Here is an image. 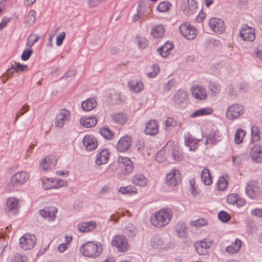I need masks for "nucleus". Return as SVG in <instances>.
I'll return each instance as SVG.
<instances>
[{
  "label": "nucleus",
  "instance_id": "27",
  "mask_svg": "<svg viewBox=\"0 0 262 262\" xmlns=\"http://www.w3.org/2000/svg\"><path fill=\"white\" fill-rule=\"evenodd\" d=\"M150 243L152 247L155 249H166V247L164 245L163 240L159 235L152 236L151 238Z\"/></svg>",
  "mask_w": 262,
  "mask_h": 262
},
{
  "label": "nucleus",
  "instance_id": "63",
  "mask_svg": "<svg viewBox=\"0 0 262 262\" xmlns=\"http://www.w3.org/2000/svg\"><path fill=\"white\" fill-rule=\"evenodd\" d=\"M251 214L258 217L262 218V209L255 208L251 211Z\"/></svg>",
  "mask_w": 262,
  "mask_h": 262
},
{
  "label": "nucleus",
  "instance_id": "25",
  "mask_svg": "<svg viewBox=\"0 0 262 262\" xmlns=\"http://www.w3.org/2000/svg\"><path fill=\"white\" fill-rule=\"evenodd\" d=\"M173 46L172 44L167 42L162 47H159L157 49V51L164 58L167 57L172 50Z\"/></svg>",
  "mask_w": 262,
  "mask_h": 262
},
{
  "label": "nucleus",
  "instance_id": "39",
  "mask_svg": "<svg viewBox=\"0 0 262 262\" xmlns=\"http://www.w3.org/2000/svg\"><path fill=\"white\" fill-rule=\"evenodd\" d=\"M100 134L105 139L111 140L114 136V134L108 127H102L99 130Z\"/></svg>",
  "mask_w": 262,
  "mask_h": 262
},
{
  "label": "nucleus",
  "instance_id": "23",
  "mask_svg": "<svg viewBox=\"0 0 262 262\" xmlns=\"http://www.w3.org/2000/svg\"><path fill=\"white\" fill-rule=\"evenodd\" d=\"M18 200L14 198L7 199L6 203L5 209L7 211L16 212L18 209Z\"/></svg>",
  "mask_w": 262,
  "mask_h": 262
},
{
  "label": "nucleus",
  "instance_id": "58",
  "mask_svg": "<svg viewBox=\"0 0 262 262\" xmlns=\"http://www.w3.org/2000/svg\"><path fill=\"white\" fill-rule=\"evenodd\" d=\"M33 51L31 49H25L21 56V58L24 61H26L29 59L32 54Z\"/></svg>",
  "mask_w": 262,
  "mask_h": 262
},
{
  "label": "nucleus",
  "instance_id": "29",
  "mask_svg": "<svg viewBox=\"0 0 262 262\" xmlns=\"http://www.w3.org/2000/svg\"><path fill=\"white\" fill-rule=\"evenodd\" d=\"M97 123V119L95 117L86 118L83 119L81 118L80 120V124L87 128L94 126Z\"/></svg>",
  "mask_w": 262,
  "mask_h": 262
},
{
  "label": "nucleus",
  "instance_id": "59",
  "mask_svg": "<svg viewBox=\"0 0 262 262\" xmlns=\"http://www.w3.org/2000/svg\"><path fill=\"white\" fill-rule=\"evenodd\" d=\"M135 147L138 151L143 150L145 147V144L143 140L142 139H138L135 142Z\"/></svg>",
  "mask_w": 262,
  "mask_h": 262
},
{
  "label": "nucleus",
  "instance_id": "2",
  "mask_svg": "<svg viewBox=\"0 0 262 262\" xmlns=\"http://www.w3.org/2000/svg\"><path fill=\"white\" fill-rule=\"evenodd\" d=\"M80 252L84 256L95 258L99 256L102 251L101 245L88 242L80 247Z\"/></svg>",
  "mask_w": 262,
  "mask_h": 262
},
{
  "label": "nucleus",
  "instance_id": "19",
  "mask_svg": "<svg viewBox=\"0 0 262 262\" xmlns=\"http://www.w3.org/2000/svg\"><path fill=\"white\" fill-rule=\"evenodd\" d=\"M145 8L144 6L140 4L137 9V12L132 17V23H139L141 26L143 21L145 20L144 17Z\"/></svg>",
  "mask_w": 262,
  "mask_h": 262
},
{
  "label": "nucleus",
  "instance_id": "46",
  "mask_svg": "<svg viewBox=\"0 0 262 262\" xmlns=\"http://www.w3.org/2000/svg\"><path fill=\"white\" fill-rule=\"evenodd\" d=\"M11 69H14L15 72L18 73L26 71L28 69V66L18 62H14V64L11 65Z\"/></svg>",
  "mask_w": 262,
  "mask_h": 262
},
{
  "label": "nucleus",
  "instance_id": "4",
  "mask_svg": "<svg viewBox=\"0 0 262 262\" xmlns=\"http://www.w3.org/2000/svg\"><path fill=\"white\" fill-rule=\"evenodd\" d=\"M36 243V238L35 235L28 233L25 234L19 239L20 247L25 250L33 249Z\"/></svg>",
  "mask_w": 262,
  "mask_h": 262
},
{
  "label": "nucleus",
  "instance_id": "54",
  "mask_svg": "<svg viewBox=\"0 0 262 262\" xmlns=\"http://www.w3.org/2000/svg\"><path fill=\"white\" fill-rule=\"evenodd\" d=\"M228 186L227 181L226 180L225 177H222L218 181L217 187L220 190H224Z\"/></svg>",
  "mask_w": 262,
  "mask_h": 262
},
{
  "label": "nucleus",
  "instance_id": "35",
  "mask_svg": "<svg viewBox=\"0 0 262 262\" xmlns=\"http://www.w3.org/2000/svg\"><path fill=\"white\" fill-rule=\"evenodd\" d=\"M211 113L212 110L210 108L205 107L194 111L190 115V117L191 118H195L200 116L210 115Z\"/></svg>",
  "mask_w": 262,
  "mask_h": 262
},
{
  "label": "nucleus",
  "instance_id": "7",
  "mask_svg": "<svg viewBox=\"0 0 262 262\" xmlns=\"http://www.w3.org/2000/svg\"><path fill=\"white\" fill-rule=\"evenodd\" d=\"M181 181V176L179 171L177 169H172L166 176L165 182L168 185L175 186L180 183Z\"/></svg>",
  "mask_w": 262,
  "mask_h": 262
},
{
  "label": "nucleus",
  "instance_id": "15",
  "mask_svg": "<svg viewBox=\"0 0 262 262\" xmlns=\"http://www.w3.org/2000/svg\"><path fill=\"white\" fill-rule=\"evenodd\" d=\"M82 142L88 151H92L95 149L98 145L96 139L93 136L91 135L85 136L83 139Z\"/></svg>",
  "mask_w": 262,
  "mask_h": 262
},
{
  "label": "nucleus",
  "instance_id": "49",
  "mask_svg": "<svg viewBox=\"0 0 262 262\" xmlns=\"http://www.w3.org/2000/svg\"><path fill=\"white\" fill-rule=\"evenodd\" d=\"M144 84L140 80H137L135 83H132V91L135 93H139L143 91Z\"/></svg>",
  "mask_w": 262,
  "mask_h": 262
},
{
  "label": "nucleus",
  "instance_id": "26",
  "mask_svg": "<svg viewBox=\"0 0 262 262\" xmlns=\"http://www.w3.org/2000/svg\"><path fill=\"white\" fill-rule=\"evenodd\" d=\"M219 134L220 132L219 131L211 132L209 136H207L206 139V141L205 143V144H215L217 142H219L221 140L220 136L219 135Z\"/></svg>",
  "mask_w": 262,
  "mask_h": 262
},
{
  "label": "nucleus",
  "instance_id": "13",
  "mask_svg": "<svg viewBox=\"0 0 262 262\" xmlns=\"http://www.w3.org/2000/svg\"><path fill=\"white\" fill-rule=\"evenodd\" d=\"M211 244L209 239H204L196 242L194 246L199 255H204L207 253V250L210 248Z\"/></svg>",
  "mask_w": 262,
  "mask_h": 262
},
{
  "label": "nucleus",
  "instance_id": "62",
  "mask_svg": "<svg viewBox=\"0 0 262 262\" xmlns=\"http://www.w3.org/2000/svg\"><path fill=\"white\" fill-rule=\"evenodd\" d=\"M55 180L56 183V188L67 186L68 185V182L66 180L61 179H55Z\"/></svg>",
  "mask_w": 262,
  "mask_h": 262
},
{
  "label": "nucleus",
  "instance_id": "3",
  "mask_svg": "<svg viewBox=\"0 0 262 262\" xmlns=\"http://www.w3.org/2000/svg\"><path fill=\"white\" fill-rule=\"evenodd\" d=\"M29 179L28 173L24 171L16 173L12 177L10 182L8 184V187L10 189L14 187L24 184Z\"/></svg>",
  "mask_w": 262,
  "mask_h": 262
},
{
  "label": "nucleus",
  "instance_id": "60",
  "mask_svg": "<svg viewBox=\"0 0 262 262\" xmlns=\"http://www.w3.org/2000/svg\"><path fill=\"white\" fill-rule=\"evenodd\" d=\"M165 125L166 127H176L177 125V122L171 117H168L165 122Z\"/></svg>",
  "mask_w": 262,
  "mask_h": 262
},
{
  "label": "nucleus",
  "instance_id": "38",
  "mask_svg": "<svg viewBox=\"0 0 262 262\" xmlns=\"http://www.w3.org/2000/svg\"><path fill=\"white\" fill-rule=\"evenodd\" d=\"M134 43L141 49H145L148 46V41L142 36H137L135 38Z\"/></svg>",
  "mask_w": 262,
  "mask_h": 262
},
{
  "label": "nucleus",
  "instance_id": "28",
  "mask_svg": "<svg viewBox=\"0 0 262 262\" xmlns=\"http://www.w3.org/2000/svg\"><path fill=\"white\" fill-rule=\"evenodd\" d=\"M97 105L96 101L93 98H89L83 101L81 104V107L84 111H90Z\"/></svg>",
  "mask_w": 262,
  "mask_h": 262
},
{
  "label": "nucleus",
  "instance_id": "16",
  "mask_svg": "<svg viewBox=\"0 0 262 262\" xmlns=\"http://www.w3.org/2000/svg\"><path fill=\"white\" fill-rule=\"evenodd\" d=\"M192 94L193 97L198 100H205L207 94L206 90L199 85L193 86L191 89Z\"/></svg>",
  "mask_w": 262,
  "mask_h": 262
},
{
  "label": "nucleus",
  "instance_id": "57",
  "mask_svg": "<svg viewBox=\"0 0 262 262\" xmlns=\"http://www.w3.org/2000/svg\"><path fill=\"white\" fill-rule=\"evenodd\" d=\"M29 106L27 104L24 105L20 110L17 112L14 122H16L18 118L22 115H23L25 113L29 111Z\"/></svg>",
  "mask_w": 262,
  "mask_h": 262
},
{
  "label": "nucleus",
  "instance_id": "24",
  "mask_svg": "<svg viewBox=\"0 0 262 262\" xmlns=\"http://www.w3.org/2000/svg\"><path fill=\"white\" fill-rule=\"evenodd\" d=\"M187 97V94L186 91L180 89L174 93L173 100L175 103L180 104L186 101Z\"/></svg>",
  "mask_w": 262,
  "mask_h": 262
},
{
  "label": "nucleus",
  "instance_id": "5",
  "mask_svg": "<svg viewBox=\"0 0 262 262\" xmlns=\"http://www.w3.org/2000/svg\"><path fill=\"white\" fill-rule=\"evenodd\" d=\"M112 245L116 247L118 251L124 252L128 249V243L126 237L124 235H116L111 242Z\"/></svg>",
  "mask_w": 262,
  "mask_h": 262
},
{
  "label": "nucleus",
  "instance_id": "17",
  "mask_svg": "<svg viewBox=\"0 0 262 262\" xmlns=\"http://www.w3.org/2000/svg\"><path fill=\"white\" fill-rule=\"evenodd\" d=\"M159 124L156 120H149L146 124L145 133L150 136L155 135L159 133Z\"/></svg>",
  "mask_w": 262,
  "mask_h": 262
},
{
  "label": "nucleus",
  "instance_id": "51",
  "mask_svg": "<svg viewBox=\"0 0 262 262\" xmlns=\"http://www.w3.org/2000/svg\"><path fill=\"white\" fill-rule=\"evenodd\" d=\"M51 158L49 156L46 157L40 164V168L44 170L48 169L50 167Z\"/></svg>",
  "mask_w": 262,
  "mask_h": 262
},
{
  "label": "nucleus",
  "instance_id": "55",
  "mask_svg": "<svg viewBox=\"0 0 262 262\" xmlns=\"http://www.w3.org/2000/svg\"><path fill=\"white\" fill-rule=\"evenodd\" d=\"M172 155L175 161H181L183 159V156L181 154L179 150L176 148H173L172 151Z\"/></svg>",
  "mask_w": 262,
  "mask_h": 262
},
{
  "label": "nucleus",
  "instance_id": "61",
  "mask_svg": "<svg viewBox=\"0 0 262 262\" xmlns=\"http://www.w3.org/2000/svg\"><path fill=\"white\" fill-rule=\"evenodd\" d=\"M66 37V33L64 32H62L60 33L56 37V45L57 46H60L62 44L63 41L64 39Z\"/></svg>",
  "mask_w": 262,
  "mask_h": 262
},
{
  "label": "nucleus",
  "instance_id": "18",
  "mask_svg": "<svg viewBox=\"0 0 262 262\" xmlns=\"http://www.w3.org/2000/svg\"><path fill=\"white\" fill-rule=\"evenodd\" d=\"M131 145V138L127 136L122 137L118 142L117 149L120 152L127 150Z\"/></svg>",
  "mask_w": 262,
  "mask_h": 262
},
{
  "label": "nucleus",
  "instance_id": "50",
  "mask_svg": "<svg viewBox=\"0 0 262 262\" xmlns=\"http://www.w3.org/2000/svg\"><path fill=\"white\" fill-rule=\"evenodd\" d=\"M113 119L118 124H124L126 121V117L123 114L119 113L112 116Z\"/></svg>",
  "mask_w": 262,
  "mask_h": 262
},
{
  "label": "nucleus",
  "instance_id": "56",
  "mask_svg": "<svg viewBox=\"0 0 262 262\" xmlns=\"http://www.w3.org/2000/svg\"><path fill=\"white\" fill-rule=\"evenodd\" d=\"M218 218L222 222L226 223L230 220V216L226 212L221 211L219 213Z\"/></svg>",
  "mask_w": 262,
  "mask_h": 262
},
{
  "label": "nucleus",
  "instance_id": "36",
  "mask_svg": "<svg viewBox=\"0 0 262 262\" xmlns=\"http://www.w3.org/2000/svg\"><path fill=\"white\" fill-rule=\"evenodd\" d=\"M202 180L204 184L210 185L212 184V181L209 172V170L207 168H204L202 172Z\"/></svg>",
  "mask_w": 262,
  "mask_h": 262
},
{
  "label": "nucleus",
  "instance_id": "31",
  "mask_svg": "<svg viewBox=\"0 0 262 262\" xmlns=\"http://www.w3.org/2000/svg\"><path fill=\"white\" fill-rule=\"evenodd\" d=\"M176 231L180 237H185L187 235V228L185 223H178L176 227Z\"/></svg>",
  "mask_w": 262,
  "mask_h": 262
},
{
  "label": "nucleus",
  "instance_id": "30",
  "mask_svg": "<svg viewBox=\"0 0 262 262\" xmlns=\"http://www.w3.org/2000/svg\"><path fill=\"white\" fill-rule=\"evenodd\" d=\"M96 227V224L93 222H84L79 224L78 226V230L82 232H87L92 231Z\"/></svg>",
  "mask_w": 262,
  "mask_h": 262
},
{
  "label": "nucleus",
  "instance_id": "11",
  "mask_svg": "<svg viewBox=\"0 0 262 262\" xmlns=\"http://www.w3.org/2000/svg\"><path fill=\"white\" fill-rule=\"evenodd\" d=\"M239 35L246 41L252 42L255 38V30L253 28L246 25L240 31Z\"/></svg>",
  "mask_w": 262,
  "mask_h": 262
},
{
  "label": "nucleus",
  "instance_id": "6",
  "mask_svg": "<svg viewBox=\"0 0 262 262\" xmlns=\"http://www.w3.org/2000/svg\"><path fill=\"white\" fill-rule=\"evenodd\" d=\"M179 30L181 35L188 40H192L196 37L195 28L188 23L182 24L180 26Z\"/></svg>",
  "mask_w": 262,
  "mask_h": 262
},
{
  "label": "nucleus",
  "instance_id": "1",
  "mask_svg": "<svg viewBox=\"0 0 262 262\" xmlns=\"http://www.w3.org/2000/svg\"><path fill=\"white\" fill-rule=\"evenodd\" d=\"M172 214L171 209L169 208L160 209L151 215V224L156 228L163 227L170 223Z\"/></svg>",
  "mask_w": 262,
  "mask_h": 262
},
{
  "label": "nucleus",
  "instance_id": "45",
  "mask_svg": "<svg viewBox=\"0 0 262 262\" xmlns=\"http://www.w3.org/2000/svg\"><path fill=\"white\" fill-rule=\"evenodd\" d=\"M251 133L252 141L253 142L258 141L260 138L258 127L256 126H252L251 128Z\"/></svg>",
  "mask_w": 262,
  "mask_h": 262
},
{
  "label": "nucleus",
  "instance_id": "32",
  "mask_svg": "<svg viewBox=\"0 0 262 262\" xmlns=\"http://www.w3.org/2000/svg\"><path fill=\"white\" fill-rule=\"evenodd\" d=\"M165 32V29L163 25H157L151 29V34L155 38L162 37Z\"/></svg>",
  "mask_w": 262,
  "mask_h": 262
},
{
  "label": "nucleus",
  "instance_id": "47",
  "mask_svg": "<svg viewBox=\"0 0 262 262\" xmlns=\"http://www.w3.org/2000/svg\"><path fill=\"white\" fill-rule=\"evenodd\" d=\"M246 158L245 154H242L239 156H232V162L234 165L238 166L242 164L243 161Z\"/></svg>",
  "mask_w": 262,
  "mask_h": 262
},
{
  "label": "nucleus",
  "instance_id": "33",
  "mask_svg": "<svg viewBox=\"0 0 262 262\" xmlns=\"http://www.w3.org/2000/svg\"><path fill=\"white\" fill-rule=\"evenodd\" d=\"M133 183L137 186L143 187L147 184V180L145 177L141 174H138L134 176L132 178Z\"/></svg>",
  "mask_w": 262,
  "mask_h": 262
},
{
  "label": "nucleus",
  "instance_id": "53",
  "mask_svg": "<svg viewBox=\"0 0 262 262\" xmlns=\"http://www.w3.org/2000/svg\"><path fill=\"white\" fill-rule=\"evenodd\" d=\"M207 221L204 219H199L197 220L191 221L190 224L192 226L196 227H202L203 226L207 225Z\"/></svg>",
  "mask_w": 262,
  "mask_h": 262
},
{
  "label": "nucleus",
  "instance_id": "44",
  "mask_svg": "<svg viewBox=\"0 0 262 262\" xmlns=\"http://www.w3.org/2000/svg\"><path fill=\"white\" fill-rule=\"evenodd\" d=\"M108 100L112 105L118 104L121 102L120 95L118 94H111L108 96Z\"/></svg>",
  "mask_w": 262,
  "mask_h": 262
},
{
  "label": "nucleus",
  "instance_id": "8",
  "mask_svg": "<svg viewBox=\"0 0 262 262\" xmlns=\"http://www.w3.org/2000/svg\"><path fill=\"white\" fill-rule=\"evenodd\" d=\"M247 195L251 199H254L259 196L260 190L258 183L256 181H250L246 187Z\"/></svg>",
  "mask_w": 262,
  "mask_h": 262
},
{
  "label": "nucleus",
  "instance_id": "42",
  "mask_svg": "<svg viewBox=\"0 0 262 262\" xmlns=\"http://www.w3.org/2000/svg\"><path fill=\"white\" fill-rule=\"evenodd\" d=\"M209 89L214 96H216L220 92V85L216 82H210L209 84Z\"/></svg>",
  "mask_w": 262,
  "mask_h": 262
},
{
  "label": "nucleus",
  "instance_id": "41",
  "mask_svg": "<svg viewBox=\"0 0 262 262\" xmlns=\"http://www.w3.org/2000/svg\"><path fill=\"white\" fill-rule=\"evenodd\" d=\"M246 132L243 129H238L234 136V141L236 144H240L243 142V138L245 136Z\"/></svg>",
  "mask_w": 262,
  "mask_h": 262
},
{
  "label": "nucleus",
  "instance_id": "37",
  "mask_svg": "<svg viewBox=\"0 0 262 262\" xmlns=\"http://www.w3.org/2000/svg\"><path fill=\"white\" fill-rule=\"evenodd\" d=\"M241 246V241L236 239L234 243L226 248V251L229 253H234L238 251Z\"/></svg>",
  "mask_w": 262,
  "mask_h": 262
},
{
  "label": "nucleus",
  "instance_id": "10",
  "mask_svg": "<svg viewBox=\"0 0 262 262\" xmlns=\"http://www.w3.org/2000/svg\"><path fill=\"white\" fill-rule=\"evenodd\" d=\"M243 113V107L237 104H234L231 106H229L226 112L227 117L230 119L236 118Z\"/></svg>",
  "mask_w": 262,
  "mask_h": 262
},
{
  "label": "nucleus",
  "instance_id": "14",
  "mask_svg": "<svg viewBox=\"0 0 262 262\" xmlns=\"http://www.w3.org/2000/svg\"><path fill=\"white\" fill-rule=\"evenodd\" d=\"M250 156L254 163H262V146L255 145L253 147L250 152Z\"/></svg>",
  "mask_w": 262,
  "mask_h": 262
},
{
  "label": "nucleus",
  "instance_id": "43",
  "mask_svg": "<svg viewBox=\"0 0 262 262\" xmlns=\"http://www.w3.org/2000/svg\"><path fill=\"white\" fill-rule=\"evenodd\" d=\"M10 262H28L27 257L19 253L13 254L10 258Z\"/></svg>",
  "mask_w": 262,
  "mask_h": 262
},
{
  "label": "nucleus",
  "instance_id": "34",
  "mask_svg": "<svg viewBox=\"0 0 262 262\" xmlns=\"http://www.w3.org/2000/svg\"><path fill=\"white\" fill-rule=\"evenodd\" d=\"M118 162L125 166L124 171L126 173H130L131 172V160L129 158L120 156L118 158Z\"/></svg>",
  "mask_w": 262,
  "mask_h": 262
},
{
  "label": "nucleus",
  "instance_id": "20",
  "mask_svg": "<svg viewBox=\"0 0 262 262\" xmlns=\"http://www.w3.org/2000/svg\"><path fill=\"white\" fill-rule=\"evenodd\" d=\"M57 212V209L55 207H50L40 210L39 214L43 218L50 221L54 220Z\"/></svg>",
  "mask_w": 262,
  "mask_h": 262
},
{
  "label": "nucleus",
  "instance_id": "64",
  "mask_svg": "<svg viewBox=\"0 0 262 262\" xmlns=\"http://www.w3.org/2000/svg\"><path fill=\"white\" fill-rule=\"evenodd\" d=\"M174 81L172 80L169 81L164 85V90L165 91H169L174 86Z\"/></svg>",
  "mask_w": 262,
  "mask_h": 262
},
{
  "label": "nucleus",
  "instance_id": "12",
  "mask_svg": "<svg viewBox=\"0 0 262 262\" xmlns=\"http://www.w3.org/2000/svg\"><path fill=\"white\" fill-rule=\"evenodd\" d=\"M70 118L69 111L66 109H62L56 115L55 126L57 127L62 128L66 121L69 120Z\"/></svg>",
  "mask_w": 262,
  "mask_h": 262
},
{
  "label": "nucleus",
  "instance_id": "21",
  "mask_svg": "<svg viewBox=\"0 0 262 262\" xmlns=\"http://www.w3.org/2000/svg\"><path fill=\"white\" fill-rule=\"evenodd\" d=\"M110 154L106 149L102 150L97 155L96 163L98 165L106 164L109 159Z\"/></svg>",
  "mask_w": 262,
  "mask_h": 262
},
{
  "label": "nucleus",
  "instance_id": "48",
  "mask_svg": "<svg viewBox=\"0 0 262 262\" xmlns=\"http://www.w3.org/2000/svg\"><path fill=\"white\" fill-rule=\"evenodd\" d=\"M171 4L167 1L161 2L157 7L158 10L160 12H165L169 9Z\"/></svg>",
  "mask_w": 262,
  "mask_h": 262
},
{
  "label": "nucleus",
  "instance_id": "52",
  "mask_svg": "<svg viewBox=\"0 0 262 262\" xmlns=\"http://www.w3.org/2000/svg\"><path fill=\"white\" fill-rule=\"evenodd\" d=\"M35 13L36 12L34 10H31L29 11L26 19V23L29 25H32L35 22Z\"/></svg>",
  "mask_w": 262,
  "mask_h": 262
},
{
  "label": "nucleus",
  "instance_id": "40",
  "mask_svg": "<svg viewBox=\"0 0 262 262\" xmlns=\"http://www.w3.org/2000/svg\"><path fill=\"white\" fill-rule=\"evenodd\" d=\"M56 182L55 180L51 179H46L42 182V187L45 189H50L56 188Z\"/></svg>",
  "mask_w": 262,
  "mask_h": 262
},
{
  "label": "nucleus",
  "instance_id": "9",
  "mask_svg": "<svg viewBox=\"0 0 262 262\" xmlns=\"http://www.w3.org/2000/svg\"><path fill=\"white\" fill-rule=\"evenodd\" d=\"M210 29L216 33L221 34L225 30L223 20L219 18L212 17L209 21Z\"/></svg>",
  "mask_w": 262,
  "mask_h": 262
},
{
  "label": "nucleus",
  "instance_id": "22",
  "mask_svg": "<svg viewBox=\"0 0 262 262\" xmlns=\"http://www.w3.org/2000/svg\"><path fill=\"white\" fill-rule=\"evenodd\" d=\"M200 140L193 138L190 134L185 136V144L189 147L190 150L194 151L197 147Z\"/></svg>",
  "mask_w": 262,
  "mask_h": 262
}]
</instances>
